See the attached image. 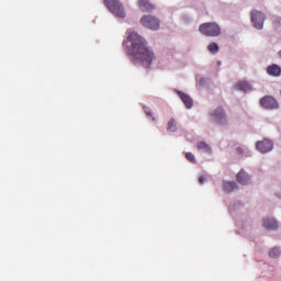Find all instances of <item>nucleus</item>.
Masks as SVG:
<instances>
[{
  "label": "nucleus",
  "instance_id": "obj_23",
  "mask_svg": "<svg viewBox=\"0 0 281 281\" xmlns=\"http://www.w3.org/2000/svg\"><path fill=\"white\" fill-rule=\"evenodd\" d=\"M237 150L240 155H243V149L240 147H238Z\"/></svg>",
  "mask_w": 281,
  "mask_h": 281
},
{
  "label": "nucleus",
  "instance_id": "obj_6",
  "mask_svg": "<svg viewBox=\"0 0 281 281\" xmlns=\"http://www.w3.org/2000/svg\"><path fill=\"white\" fill-rule=\"evenodd\" d=\"M251 22L254 23V27H256V30H262L265 25V14L260 11H252Z\"/></svg>",
  "mask_w": 281,
  "mask_h": 281
},
{
  "label": "nucleus",
  "instance_id": "obj_18",
  "mask_svg": "<svg viewBox=\"0 0 281 281\" xmlns=\"http://www.w3.org/2000/svg\"><path fill=\"white\" fill-rule=\"evenodd\" d=\"M198 148H199V150H204L205 153H211L210 145L207 143L200 142L198 144Z\"/></svg>",
  "mask_w": 281,
  "mask_h": 281
},
{
  "label": "nucleus",
  "instance_id": "obj_10",
  "mask_svg": "<svg viewBox=\"0 0 281 281\" xmlns=\"http://www.w3.org/2000/svg\"><path fill=\"white\" fill-rule=\"evenodd\" d=\"M267 74L268 76H273L274 78H278L281 76V67L278 64H272L268 66Z\"/></svg>",
  "mask_w": 281,
  "mask_h": 281
},
{
  "label": "nucleus",
  "instance_id": "obj_24",
  "mask_svg": "<svg viewBox=\"0 0 281 281\" xmlns=\"http://www.w3.org/2000/svg\"><path fill=\"white\" fill-rule=\"evenodd\" d=\"M279 58H281V49L278 52Z\"/></svg>",
  "mask_w": 281,
  "mask_h": 281
},
{
  "label": "nucleus",
  "instance_id": "obj_8",
  "mask_svg": "<svg viewBox=\"0 0 281 281\" xmlns=\"http://www.w3.org/2000/svg\"><path fill=\"white\" fill-rule=\"evenodd\" d=\"M257 149H259L260 153H270V150H273V142L269 139H263L261 142H258L256 144Z\"/></svg>",
  "mask_w": 281,
  "mask_h": 281
},
{
  "label": "nucleus",
  "instance_id": "obj_19",
  "mask_svg": "<svg viewBox=\"0 0 281 281\" xmlns=\"http://www.w3.org/2000/svg\"><path fill=\"white\" fill-rule=\"evenodd\" d=\"M207 49L211 54H216L218 52V44L213 42L207 46Z\"/></svg>",
  "mask_w": 281,
  "mask_h": 281
},
{
  "label": "nucleus",
  "instance_id": "obj_4",
  "mask_svg": "<svg viewBox=\"0 0 281 281\" xmlns=\"http://www.w3.org/2000/svg\"><path fill=\"white\" fill-rule=\"evenodd\" d=\"M140 23L144 27H147V30H158L159 29V19L153 16V15H145L140 19Z\"/></svg>",
  "mask_w": 281,
  "mask_h": 281
},
{
  "label": "nucleus",
  "instance_id": "obj_12",
  "mask_svg": "<svg viewBox=\"0 0 281 281\" xmlns=\"http://www.w3.org/2000/svg\"><path fill=\"white\" fill-rule=\"evenodd\" d=\"M237 181L241 184V186H247V183H249L250 181V177L249 175H247V172H245V170H240L238 173H237V177H236Z\"/></svg>",
  "mask_w": 281,
  "mask_h": 281
},
{
  "label": "nucleus",
  "instance_id": "obj_22",
  "mask_svg": "<svg viewBox=\"0 0 281 281\" xmlns=\"http://www.w3.org/2000/svg\"><path fill=\"white\" fill-rule=\"evenodd\" d=\"M199 183H201V184L205 183V176H201L199 178Z\"/></svg>",
  "mask_w": 281,
  "mask_h": 281
},
{
  "label": "nucleus",
  "instance_id": "obj_15",
  "mask_svg": "<svg viewBox=\"0 0 281 281\" xmlns=\"http://www.w3.org/2000/svg\"><path fill=\"white\" fill-rule=\"evenodd\" d=\"M224 190L226 192H234V190H238V184H236V182H224Z\"/></svg>",
  "mask_w": 281,
  "mask_h": 281
},
{
  "label": "nucleus",
  "instance_id": "obj_5",
  "mask_svg": "<svg viewBox=\"0 0 281 281\" xmlns=\"http://www.w3.org/2000/svg\"><path fill=\"white\" fill-rule=\"evenodd\" d=\"M213 122L216 124H227V114L223 108H216L213 113H211Z\"/></svg>",
  "mask_w": 281,
  "mask_h": 281
},
{
  "label": "nucleus",
  "instance_id": "obj_3",
  "mask_svg": "<svg viewBox=\"0 0 281 281\" xmlns=\"http://www.w3.org/2000/svg\"><path fill=\"white\" fill-rule=\"evenodd\" d=\"M199 32H201L203 36L216 37L221 36V26L214 22H206L200 25Z\"/></svg>",
  "mask_w": 281,
  "mask_h": 281
},
{
  "label": "nucleus",
  "instance_id": "obj_16",
  "mask_svg": "<svg viewBox=\"0 0 281 281\" xmlns=\"http://www.w3.org/2000/svg\"><path fill=\"white\" fill-rule=\"evenodd\" d=\"M167 131L169 133H176V131H177V121L173 117H171L169 120V122L167 124Z\"/></svg>",
  "mask_w": 281,
  "mask_h": 281
},
{
  "label": "nucleus",
  "instance_id": "obj_20",
  "mask_svg": "<svg viewBox=\"0 0 281 281\" xmlns=\"http://www.w3.org/2000/svg\"><path fill=\"white\" fill-rule=\"evenodd\" d=\"M186 159H188V161H190L191 164H196V159L194 158L193 153H187L186 154Z\"/></svg>",
  "mask_w": 281,
  "mask_h": 281
},
{
  "label": "nucleus",
  "instance_id": "obj_14",
  "mask_svg": "<svg viewBox=\"0 0 281 281\" xmlns=\"http://www.w3.org/2000/svg\"><path fill=\"white\" fill-rule=\"evenodd\" d=\"M263 227L266 229H277L278 228V221L273 217H267L263 220Z\"/></svg>",
  "mask_w": 281,
  "mask_h": 281
},
{
  "label": "nucleus",
  "instance_id": "obj_7",
  "mask_svg": "<svg viewBox=\"0 0 281 281\" xmlns=\"http://www.w3.org/2000/svg\"><path fill=\"white\" fill-rule=\"evenodd\" d=\"M260 104L263 106V109H269V110L278 109V106H279L276 98H273L271 95H266V97L261 98Z\"/></svg>",
  "mask_w": 281,
  "mask_h": 281
},
{
  "label": "nucleus",
  "instance_id": "obj_2",
  "mask_svg": "<svg viewBox=\"0 0 281 281\" xmlns=\"http://www.w3.org/2000/svg\"><path fill=\"white\" fill-rule=\"evenodd\" d=\"M104 5L108 10L119 16V19H126V11H124V4L120 0H103Z\"/></svg>",
  "mask_w": 281,
  "mask_h": 281
},
{
  "label": "nucleus",
  "instance_id": "obj_9",
  "mask_svg": "<svg viewBox=\"0 0 281 281\" xmlns=\"http://www.w3.org/2000/svg\"><path fill=\"white\" fill-rule=\"evenodd\" d=\"M138 8L142 12H153L155 4L150 3L148 0H138Z\"/></svg>",
  "mask_w": 281,
  "mask_h": 281
},
{
  "label": "nucleus",
  "instance_id": "obj_13",
  "mask_svg": "<svg viewBox=\"0 0 281 281\" xmlns=\"http://www.w3.org/2000/svg\"><path fill=\"white\" fill-rule=\"evenodd\" d=\"M178 95L181 99V101L183 102L184 106H187V109H192L193 101H192V98H190V95H188L181 91H178Z\"/></svg>",
  "mask_w": 281,
  "mask_h": 281
},
{
  "label": "nucleus",
  "instance_id": "obj_11",
  "mask_svg": "<svg viewBox=\"0 0 281 281\" xmlns=\"http://www.w3.org/2000/svg\"><path fill=\"white\" fill-rule=\"evenodd\" d=\"M235 89L237 91H244V93H247L248 91H251V83L248 81H238L235 83Z\"/></svg>",
  "mask_w": 281,
  "mask_h": 281
},
{
  "label": "nucleus",
  "instance_id": "obj_1",
  "mask_svg": "<svg viewBox=\"0 0 281 281\" xmlns=\"http://www.w3.org/2000/svg\"><path fill=\"white\" fill-rule=\"evenodd\" d=\"M127 42L132 43L128 48L130 56H133L135 60H139L145 69H149L153 60H155V52L147 46L146 40L137 32H131L127 35Z\"/></svg>",
  "mask_w": 281,
  "mask_h": 281
},
{
  "label": "nucleus",
  "instance_id": "obj_21",
  "mask_svg": "<svg viewBox=\"0 0 281 281\" xmlns=\"http://www.w3.org/2000/svg\"><path fill=\"white\" fill-rule=\"evenodd\" d=\"M145 113L147 117H151L153 122H155V116H153V112H150V110H145Z\"/></svg>",
  "mask_w": 281,
  "mask_h": 281
},
{
  "label": "nucleus",
  "instance_id": "obj_17",
  "mask_svg": "<svg viewBox=\"0 0 281 281\" xmlns=\"http://www.w3.org/2000/svg\"><path fill=\"white\" fill-rule=\"evenodd\" d=\"M268 254L270 258H280L281 250L279 247H273L269 250Z\"/></svg>",
  "mask_w": 281,
  "mask_h": 281
}]
</instances>
